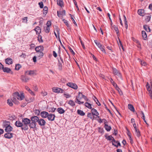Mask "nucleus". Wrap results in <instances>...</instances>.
<instances>
[{
  "instance_id": "nucleus-43",
  "label": "nucleus",
  "mask_w": 152,
  "mask_h": 152,
  "mask_svg": "<svg viewBox=\"0 0 152 152\" xmlns=\"http://www.w3.org/2000/svg\"><path fill=\"white\" fill-rule=\"evenodd\" d=\"M12 102V101L11 99H8L7 101V103L9 106H12L13 104Z\"/></svg>"
},
{
  "instance_id": "nucleus-16",
  "label": "nucleus",
  "mask_w": 152,
  "mask_h": 152,
  "mask_svg": "<svg viewBox=\"0 0 152 152\" xmlns=\"http://www.w3.org/2000/svg\"><path fill=\"white\" fill-rule=\"evenodd\" d=\"M21 79L23 82H27L29 80V78L27 77L22 75L21 77Z\"/></svg>"
},
{
  "instance_id": "nucleus-44",
  "label": "nucleus",
  "mask_w": 152,
  "mask_h": 152,
  "mask_svg": "<svg viewBox=\"0 0 152 152\" xmlns=\"http://www.w3.org/2000/svg\"><path fill=\"white\" fill-rule=\"evenodd\" d=\"M138 60L140 61V62L142 66H145L146 65V63L144 61H142V60H140V59H138Z\"/></svg>"
},
{
  "instance_id": "nucleus-1",
  "label": "nucleus",
  "mask_w": 152,
  "mask_h": 152,
  "mask_svg": "<svg viewBox=\"0 0 152 152\" xmlns=\"http://www.w3.org/2000/svg\"><path fill=\"white\" fill-rule=\"evenodd\" d=\"M108 140H111L112 145L117 148H118V146H121V145L119 142L118 141H116L115 140L114 138L111 135L107 136V134H105L104 136Z\"/></svg>"
},
{
  "instance_id": "nucleus-28",
  "label": "nucleus",
  "mask_w": 152,
  "mask_h": 152,
  "mask_svg": "<svg viewBox=\"0 0 152 152\" xmlns=\"http://www.w3.org/2000/svg\"><path fill=\"white\" fill-rule=\"evenodd\" d=\"M68 104L72 107H74L75 106V102L72 100H70L68 102Z\"/></svg>"
},
{
  "instance_id": "nucleus-34",
  "label": "nucleus",
  "mask_w": 152,
  "mask_h": 152,
  "mask_svg": "<svg viewBox=\"0 0 152 152\" xmlns=\"http://www.w3.org/2000/svg\"><path fill=\"white\" fill-rule=\"evenodd\" d=\"M128 107L129 110L131 111L134 112V109L133 106L131 104H129L128 105Z\"/></svg>"
},
{
  "instance_id": "nucleus-7",
  "label": "nucleus",
  "mask_w": 152,
  "mask_h": 152,
  "mask_svg": "<svg viewBox=\"0 0 152 152\" xmlns=\"http://www.w3.org/2000/svg\"><path fill=\"white\" fill-rule=\"evenodd\" d=\"M66 85L75 89H77L78 88L77 85L76 84L68 82L67 83Z\"/></svg>"
},
{
  "instance_id": "nucleus-46",
  "label": "nucleus",
  "mask_w": 152,
  "mask_h": 152,
  "mask_svg": "<svg viewBox=\"0 0 152 152\" xmlns=\"http://www.w3.org/2000/svg\"><path fill=\"white\" fill-rule=\"evenodd\" d=\"M37 53V56L38 57L40 58H42L44 54L42 52H38Z\"/></svg>"
},
{
  "instance_id": "nucleus-21",
  "label": "nucleus",
  "mask_w": 152,
  "mask_h": 152,
  "mask_svg": "<svg viewBox=\"0 0 152 152\" xmlns=\"http://www.w3.org/2000/svg\"><path fill=\"white\" fill-rule=\"evenodd\" d=\"M57 15L58 17H60L61 15H66V12L64 10H63L62 11L59 12L58 11H57Z\"/></svg>"
},
{
  "instance_id": "nucleus-57",
  "label": "nucleus",
  "mask_w": 152,
  "mask_h": 152,
  "mask_svg": "<svg viewBox=\"0 0 152 152\" xmlns=\"http://www.w3.org/2000/svg\"><path fill=\"white\" fill-rule=\"evenodd\" d=\"M47 26L50 27L51 25V22L49 21H48L46 23Z\"/></svg>"
},
{
  "instance_id": "nucleus-54",
  "label": "nucleus",
  "mask_w": 152,
  "mask_h": 152,
  "mask_svg": "<svg viewBox=\"0 0 152 152\" xmlns=\"http://www.w3.org/2000/svg\"><path fill=\"white\" fill-rule=\"evenodd\" d=\"M82 98H84L86 101H88V99L87 98V97L83 95L82 94Z\"/></svg>"
},
{
  "instance_id": "nucleus-64",
  "label": "nucleus",
  "mask_w": 152,
  "mask_h": 152,
  "mask_svg": "<svg viewBox=\"0 0 152 152\" xmlns=\"http://www.w3.org/2000/svg\"><path fill=\"white\" fill-rule=\"evenodd\" d=\"M148 8L151 10H152V3H151L149 5Z\"/></svg>"
},
{
  "instance_id": "nucleus-59",
  "label": "nucleus",
  "mask_w": 152,
  "mask_h": 152,
  "mask_svg": "<svg viewBox=\"0 0 152 152\" xmlns=\"http://www.w3.org/2000/svg\"><path fill=\"white\" fill-rule=\"evenodd\" d=\"M74 2L75 4V5L77 9V10L78 11H79V8H78V6H77V3H76V1L75 0H74Z\"/></svg>"
},
{
  "instance_id": "nucleus-41",
  "label": "nucleus",
  "mask_w": 152,
  "mask_h": 152,
  "mask_svg": "<svg viewBox=\"0 0 152 152\" xmlns=\"http://www.w3.org/2000/svg\"><path fill=\"white\" fill-rule=\"evenodd\" d=\"M133 126L134 128V129L136 131V132H137V133H140V132L139 131L138 129H137V125L135 124V123H133Z\"/></svg>"
},
{
  "instance_id": "nucleus-8",
  "label": "nucleus",
  "mask_w": 152,
  "mask_h": 152,
  "mask_svg": "<svg viewBox=\"0 0 152 152\" xmlns=\"http://www.w3.org/2000/svg\"><path fill=\"white\" fill-rule=\"evenodd\" d=\"M52 90L53 92L57 93H63L64 91L63 90L58 88H53Z\"/></svg>"
},
{
  "instance_id": "nucleus-20",
  "label": "nucleus",
  "mask_w": 152,
  "mask_h": 152,
  "mask_svg": "<svg viewBox=\"0 0 152 152\" xmlns=\"http://www.w3.org/2000/svg\"><path fill=\"white\" fill-rule=\"evenodd\" d=\"M17 99V98L15 97V96H14L13 94V97L12 98L11 100L12 102H14L15 104H18V101Z\"/></svg>"
},
{
  "instance_id": "nucleus-19",
  "label": "nucleus",
  "mask_w": 152,
  "mask_h": 152,
  "mask_svg": "<svg viewBox=\"0 0 152 152\" xmlns=\"http://www.w3.org/2000/svg\"><path fill=\"white\" fill-rule=\"evenodd\" d=\"M23 124V123L19 120L16 121L15 123V125L18 127H21Z\"/></svg>"
},
{
  "instance_id": "nucleus-24",
  "label": "nucleus",
  "mask_w": 152,
  "mask_h": 152,
  "mask_svg": "<svg viewBox=\"0 0 152 152\" xmlns=\"http://www.w3.org/2000/svg\"><path fill=\"white\" fill-rule=\"evenodd\" d=\"M2 69L4 72H6L7 73H10V72H11V70L8 67H4L3 66V68H2Z\"/></svg>"
},
{
  "instance_id": "nucleus-58",
  "label": "nucleus",
  "mask_w": 152,
  "mask_h": 152,
  "mask_svg": "<svg viewBox=\"0 0 152 152\" xmlns=\"http://www.w3.org/2000/svg\"><path fill=\"white\" fill-rule=\"evenodd\" d=\"M151 15H149L147 16V18H146V20L147 21L149 22L151 19Z\"/></svg>"
},
{
  "instance_id": "nucleus-38",
  "label": "nucleus",
  "mask_w": 152,
  "mask_h": 152,
  "mask_svg": "<svg viewBox=\"0 0 152 152\" xmlns=\"http://www.w3.org/2000/svg\"><path fill=\"white\" fill-rule=\"evenodd\" d=\"M85 105L86 107L89 109H92L91 104L87 102H86L85 103Z\"/></svg>"
},
{
  "instance_id": "nucleus-51",
  "label": "nucleus",
  "mask_w": 152,
  "mask_h": 152,
  "mask_svg": "<svg viewBox=\"0 0 152 152\" xmlns=\"http://www.w3.org/2000/svg\"><path fill=\"white\" fill-rule=\"evenodd\" d=\"M21 66L19 64H17L16 65L15 67V69L16 70H18L20 69V68L21 67Z\"/></svg>"
},
{
  "instance_id": "nucleus-27",
  "label": "nucleus",
  "mask_w": 152,
  "mask_h": 152,
  "mask_svg": "<svg viewBox=\"0 0 152 152\" xmlns=\"http://www.w3.org/2000/svg\"><path fill=\"white\" fill-rule=\"evenodd\" d=\"M13 134H5L4 137L10 139L13 137Z\"/></svg>"
},
{
  "instance_id": "nucleus-22",
  "label": "nucleus",
  "mask_w": 152,
  "mask_h": 152,
  "mask_svg": "<svg viewBox=\"0 0 152 152\" xmlns=\"http://www.w3.org/2000/svg\"><path fill=\"white\" fill-rule=\"evenodd\" d=\"M57 111L60 114L64 113L65 111L61 107H58L57 109Z\"/></svg>"
},
{
  "instance_id": "nucleus-29",
  "label": "nucleus",
  "mask_w": 152,
  "mask_h": 152,
  "mask_svg": "<svg viewBox=\"0 0 152 152\" xmlns=\"http://www.w3.org/2000/svg\"><path fill=\"white\" fill-rule=\"evenodd\" d=\"M142 37L144 39H146L147 36L145 32L144 31H142Z\"/></svg>"
},
{
  "instance_id": "nucleus-48",
  "label": "nucleus",
  "mask_w": 152,
  "mask_h": 152,
  "mask_svg": "<svg viewBox=\"0 0 152 152\" xmlns=\"http://www.w3.org/2000/svg\"><path fill=\"white\" fill-rule=\"evenodd\" d=\"M63 21H64V23L66 26L68 28L70 27V26L69 24L68 23V21L65 19H63Z\"/></svg>"
},
{
  "instance_id": "nucleus-6",
  "label": "nucleus",
  "mask_w": 152,
  "mask_h": 152,
  "mask_svg": "<svg viewBox=\"0 0 152 152\" xmlns=\"http://www.w3.org/2000/svg\"><path fill=\"white\" fill-rule=\"evenodd\" d=\"M113 74L118 76V77L121 78V75L119 71L115 68L113 69Z\"/></svg>"
},
{
  "instance_id": "nucleus-5",
  "label": "nucleus",
  "mask_w": 152,
  "mask_h": 152,
  "mask_svg": "<svg viewBox=\"0 0 152 152\" xmlns=\"http://www.w3.org/2000/svg\"><path fill=\"white\" fill-rule=\"evenodd\" d=\"M149 85L148 83H147L146 86L148 91L149 92L150 98L152 99V84L151 83V86Z\"/></svg>"
},
{
  "instance_id": "nucleus-2",
  "label": "nucleus",
  "mask_w": 152,
  "mask_h": 152,
  "mask_svg": "<svg viewBox=\"0 0 152 152\" xmlns=\"http://www.w3.org/2000/svg\"><path fill=\"white\" fill-rule=\"evenodd\" d=\"M3 126L5 128L4 130L7 132H9L12 131V127L10 125V123L9 121H4L3 122Z\"/></svg>"
},
{
  "instance_id": "nucleus-25",
  "label": "nucleus",
  "mask_w": 152,
  "mask_h": 152,
  "mask_svg": "<svg viewBox=\"0 0 152 152\" xmlns=\"http://www.w3.org/2000/svg\"><path fill=\"white\" fill-rule=\"evenodd\" d=\"M29 124V126L31 128H36V126L37 124V123L31 122V123L30 122Z\"/></svg>"
},
{
  "instance_id": "nucleus-13",
  "label": "nucleus",
  "mask_w": 152,
  "mask_h": 152,
  "mask_svg": "<svg viewBox=\"0 0 152 152\" xmlns=\"http://www.w3.org/2000/svg\"><path fill=\"white\" fill-rule=\"evenodd\" d=\"M22 121L24 124L28 125L30 123L31 120L28 118H24L22 119Z\"/></svg>"
},
{
  "instance_id": "nucleus-30",
  "label": "nucleus",
  "mask_w": 152,
  "mask_h": 152,
  "mask_svg": "<svg viewBox=\"0 0 152 152\" xmlns=\"http://www.w3.org/2000/svg\"><path fill=\"white\" fill-rule=\"evenodd\" d=\"M36 31L37 34H39L41 32V28L39 26H37L34 29Z\"/></svg>"
},
{
  "instance_id": "nucleus-4",
  "label": "nucleus",
  "mask_w": 152,
  "mask_h": 152,
  "mask_svg": "<svg viewBox=\"0 0 152 152\" xmlns=\"http://www.w3.org/2000/svg\"><path fill=\"white\" fill-rule=\"evenodd\" d=\"M13 95L17 98V99L19 100H22L24 97L23 93H20V94L18 92H15L14 93Z\"/></svg>"
},
{
  "instance_id": "nucleus-18",
  "label": "nucleus",
  "mask_w": 152,
  "mask_h": 152,
  "mask_svg": "<svg viewBox=\"0 0 152 152\" xmlns=\"http://www.w3.org/2000/svg\"><path fill=\"white\" fill-rule=\"evenodd\" d=\"M92 113L93 115L98 116L99 115V113L97 111V110L94 108H92L91 109Z\"/></svg>"
},
{
  "instance_id": "nucleus-49",
  "label": "nucleus",
  "mask_w": 152,
  "mask_h": 152,
  "mask_svg": "<svg viewBox=\"0 0 152 152\" xmlns=\"http://www.w3.org/2000/svg\"><path fill=\"white\" fill-rule=\"evenodd\" d=\"M38 40L39 42H42L43 41L42 39V37L41 36L39 35L38 37Z\"/></svg>"
},
{
  "instance_id": "nucleus-40",
  "label": "nucleus",
  "mask_w": 152,
  "mask_h": 152,
  "mask_svg": "<svg viewBox=\"0 0 152 152\" xmlns=\"http://www.w3.org/2000/svg\"><path fill=\"white\" fill-rule=\"evenodd\" d=\"M55 29H56V31L57 33V34L58 36V39H60V37H59L60 29L57 26H56Z\"/></svg>"
},
{
  "instance_id": "nucleus-39",
  "label": "nucleus",
  "mask_w": 152,
  "mask_h": 152,
  "mask_svg": "<svg viewBox=\"0 0 152 152\" xmlns=\"http://www.w3.org/2000/svg\"><path fill=\"white\" fill-rule=\"evenodd\" d=\"M112 28H114L117 34L119 33V31L117 26L113 25L112 26Z\"/></svg>"
},
{
  "instance_id": "nucleus-12",
  "label": "nucleus",
  "mask_w": 152,
  "mask_h": 152,
  "mask_svg": "<svg viewBox=\"0 0 152 152\" xmlns=\"http://www.w3.org/2000/svg\"><path fill=\"white\" fill-rule=\"evenodd\" d=\"M40 115L43 118H48V113L46 111H42L40 113Z\"/></svg>"
},
{
  "instance_id": "nucleus-11",
  "label": "nucleus",
  "mask_w": 152,
  "mask_h": 152,
  "mask_svg": "<svg viewBox=\"0 0 152 152\" xmlns=\"http://www.w3.org/2000/svg\"><path fill=\"white\" fill-rule=\"evenodd\" d=\"M35 50L37 52H42L44 50V48L42 46H39L35 48Z\"/></svg>"
},
{
  "instance_id": "nucleus-50",
  "label": "nucleus",
  "mask_w": 152,
  "mask_h": 152,
  "mask_svg": "<svg viewBox=\"0 0 152 152\" xmlns=\"http://www.w3.org/2000/svg\"><path fill=\"white\" fill-rule=\"evenodd\" d=\"M69 15H70V16L71 17V19H72V21H73V23L75 24V25H76V26H77V24L75 22V20H74V19L72 17V15L71 14H70Z\"/></svg>"
},
{
  "instance_id": "nucleus-23",
  "label": "nucleus",
  "mask_w": 152,
  "mask_h": 152,
  "mask_svg": "<svg viewBox=\"0 0 152 152\" xmlns=\"http://www.w3.org/2000/svg\"><path fill=\"white\" fill-rule=\"evenodd\" d=\"M12 58H8L5 60V62L6 64H11L12 63Z\"/></svg>"
},
{
  "instance_id": "nucleus-60",
  "label": "nucleus",
  "mask_w": 152,
  "mask_h": 152,
  "mask_svg": "<svg viewBox=\"0 0 152 152\" xmlns=\"http://www.w3.org/2000/svg\"><path fill=\"white\" fill-rule=\"evenodd\" d=\"M28 92L31 95H33V96L35 95V94H34V93L31 89L29 90V91Z\"/></svg>"
},
{
  "instance_id": "nucleus-56",
  "label": "nucleus",
  "mask_w": 152,
  "mask_h": 152,
  "mask_svg": "<svg viewBox=\"0 0 152 152\" xmlns=\"http://www.w3.org/2000/svg\"><path fill=\"white\" fill-rule=\"evenodd\" d=\"M80 43H81V44L82 45V46L83 48L84 49H86V48L85 47L84 45V43H83V42H82V40L80 38Z\"/></svg>"
},
{
  "instance_id": "nucleus-26",
  "label": "nucleus",
  "mask_w": 152,
  "mask_h": 152,
  "mask_svg": "<svg viewBox=\"0 0 152 152\" xmlns=\"http://www.w3.org/2000/svg\"><path fill=\"white\" fill-rule=\"evenodd\" d=\"M144 11L142 9H139L137 11L138 14L140 16H143Z\"/></svg>"
},
{
  "instance_id": "nucleus-17",
  "label": "nucleus",
  "mask_w": 152,
  "mask_h": 152,
  "mask_svg": "<svg viewBox=\"0 0 152 152\" xmlns=\"http://www.w3.org/2000/svg\"><path fill=\"white\" fill-rule=\"evenodd\" d=\"M25 74L30 75H36L35 72L34 71L32 70L26 71L25 72Z\"/></svg>"
},
{
  "instance_id": "nucleus-36",
  "label": "nucleus",
  "mask_w": 152,
  "mask_h": 152,
  "mask_svg": "<svg viewBox=\"0 0 152 152\" xmlns=\"http://www.w3.org/2000/svg\"><path fill=\"white\" fill-rule=\"evenodd\" d=\"M21 128L22 130H27L28 128V125L23 124V126H22Z\"/></svg>"
},
{
  "instance_id": "nucleus-55",
  "label": "nucleus",
  "mask_w": 152,
  "mask_h": 152,
  "mask_svg": "<svg viewBox=\"0 0 152 152\" xmlns=\"http://www.w3.org/2000/svg\"><path fill=\"white\" fill-rule=\"evenodd\" d=\"M95 99H96V100L95 99H94V100L96 102V104L98 105V106H100L101 104L99 103V101H98L97 99L96 98H95Z\"/></svg>"
},
{
  "instance_id": "nucleus-37",
  "label": "nucleus",
  "mask_w": 152,
  "mask_h": 152,
  "mask_svg": "<svg viewBox=\"0 0 152 152\" xmlns=\"http://www.w3.org/2000/svg\"><path fill=\"white\" fill-rule=\"evenodd\" d=\"M106 122H105L104 123L105 124L104 127L105 128V129L107 131H109L111 129V127L110 126H109L107 125L106 123Z\"/></svg>"
},
{
  "instance_id": "nucleus-62",
  "label": "nucleus",
  "mask_w": 152,
  "mask_h": 152,
  "mask_svg": "<svg viewBox=\"0 0 152 152\" xmlns=\"http://www.w3.org/2000/svg\"><path fill=\"white\" fill-rule=\"evenodd\" d=\"M56 109V108L54 107H52L51 108V110L50 111H51L52 113H54Z\"/></svg>"
},
{
  "instance_id": "nucleus-47",
  "label": "nucleus",
  "mask_w": 152,
  "mask_h": 152,
  "mask_svg": "<svg viewBox=\"0 0 152 152\" xmlns=\"http://www.w3.org/2000/svg\"><path fill=\"white\" fill-rule=\"evenodd\" d=\"M44 30L45 32L48 33L49 32L50 30V27L48 26L44 27Z\"/></svg>"
},
{
  "instance_id": "nucleus-32",
  "label": "nucleus",
  "mask_w": 152,
  "mask_h": 152,
  "mask_svg": "<svg viewBox=\"0 0 152 152\" xmlns=\"http://www.w3.org/2000/svg\"><path fill=\"white\" fill-rule=\"evenodd\" d=\"M143 28L147 32H149L150 31V29L149 26L146 25L143 26Z\"/></svg>"
},
{
  "instance_id": "nucleus-31",
  "label": "nucleus",
  "mask_w": 152,
  "mask_h": 152,
  "mask_svg": "<svg viewBox=\"0 0 152 152\" xmlns=\"http://www.w3.org/2000/svg\"><path fill=\"white\" fill-rule=\"evenodd\" d=\"M124 22L125 26L126 29L128 28L127 21L125 15H124Z\"/></svg>"
},
{
  "instance_id": "nucleus-35",
  "label": "nucleus",
  "mask_w": 152,
  "mask_h": 152,
  "mask_svg": "<svg viewBox=\"0 0 152 152\" xmlns=\"http://www.w3.org/2000/svg\"><path fill=\"white\" fill-rule=\"evenodd\" d=\"M77 113L78 114L81 116H83L85 115V113L81 110H77Z\"/></svg>"
},
{
  "instance_id": "nucleus-3",
  "label": "nucleus",
  "mask_w": 152,
  "mask_h": 152,
  "mask_svg": "<svg viewBox=\"0 0 152 152\" xmlns=\"http://www.w3.org/2000/svg\"><path fill=\"white\" fill-rule=\"evenodd\" d=\"M82 93L79 92L78 93V95L76 96V98L75 99V102L76 103H78L79 104H83L84 103L83 102H81L80 100L82 98Z\"/></svg>"
},
{
  "instance_id": "nucleus-52",
  "label": "nucleus",
  "mask_w": 152,
  "mask_h": 152,
  "mask_svg": "<svg viewBox=\"0 0 152 152\" xmlns=\"http://www.w3.org/2000/svg\"><path fill=\"white\" fill-rule=\"evenodd\" d=\"M58 61L59 62V63H58V65L59 67V68L60 69H61L62 68V63L61 62H60L59 60H58Z\"/></svg>"
},
{
  "instance_id": "nucleus-33",
  "label": "nucleus",
  "mask_w": 152,
  "mask_h": 152,
  "mask_svg": "<svg viewBox=\"0 0 152 152\" xmlns=\"http://www.w3.org/2000/svg\"><path fill=\"white\" fill-rule=\"evenodd\" d=\"M57 4L61 7H62L63 5V0H57Z\"/></svg>"
},
{
  "instance_id": "nucleus-63",
  "label": "nucleus",
  "mask_w": 152,
  "mask_h": 152,
  "mask_svg": "<svg viewBox=\"0 0 152 152\" xmlns=\"http://www.w3.org/2000/svg\"><path fill=\"white\" fill-rule=\"evenodd\" d=\"M35 113L36 115H39L40 111L38 110H36Z\"/></svg>"
},
{
  "instance_id": "nucleus-14",
  "label": "nucleus",
  "mask_w": 152,
  "mask_h": 152,
  "mask_svg": "<svg viewBox=\"0 0 152 152\" xmlns=\"http://www.w3.org/2000/svg\"><path fill=\"white\" fill-rule=\"evenodd\" d=\"M96 45L102 52L104 53H106L104 46L102 45L99 42Z\"/></svg>"
},
{
  "instance_id": "nucleus-45",
  "label": "nucleus",
  "mask_w": 152,
  "mask_h": 152,
  "mask_svg": "<svg viewBox=\"0 0 152 152\" xmlns=\"http://www.w3.org/2000/svg\"><path fill=\"white\" fill-rule=\"evenodd\" d=\"M43 11V13L45 15L48 12V8L46 6H45L44 7Z\"/></svg>"
},
{
  "instance_id": "nucleus-53",
  "label": "nucleus",
  "mask_w": 152,
  "mask_h": 152,
  "mask_svg": "<svg viewBox=\"0 0 152 152\" xmlns=\"http://www.w3.org/2000/svg\"><path fill=\"white\" fill-rule=\"evenodd\" d=\"M38 4L39 5V7L41 8H42L43 7V4L42 2H39Z\"/></svg>"
},
{
  "instance_id": "nucleus-42",
  "label": "nucleus",
  "mask_w": 152,
  "mask_h": 152,
  "mask_svg": "<svg viewBox=\"0 0 152 152\" xmlns=\"http://www.w3.org/2000/svg\"><path fill=\"white\" fill-rule=\"evenodd\" d=\"M92 113H88L87 114V116L88 117L90 118L92 120H93L94 118V116H93Z\"/></svg>"
},
{
  "instance_id": "nucleus-15",
  "label": "nucleus",
  "mask_w": 152,
  "mask_h": 152,
  "mask_svg": "<svg viewBox=\"0 0 152 152\" xmlns=\"http://www.w3.org/2000/svg\"><path fill=\"white\" fill-rule=\"evenodd\" d=\"M39 118L37 116H34L31 118L32 122L36 123L39 120Z\"/></svg>"
},
{
  "instance_id": "nucleus-9",
  "label": "nucleus",
  "mask_w": 152,
  "mask_h": 152,
  "mask_svg": "<svg viewBox=\"0 0 152 152\" xmlns=\"http://www.w3.org/2000/svg\"><path fill=\"white\" fill-rule=\"evenodd\" d=\"M38 123L39 125L41 126H43L45 125L46 122L44 119H39L38 121Z\"/></svg>"
},
{
  "instance_id": "nucleus-10",
  "label": "nucleus",
  "mask_w": 152,
  "mask_h": 152,
  "mask_svg": "<svg viewBox=\"0 0 152 152\" xmlns=\"http://www.w3.org/2000/svg\"><path fill=\"white\" fill-rule=\"evenodd\" d=\"M56 116L55 115L53 114H48V118L49 121H53L54 120Z\"/></svg>"
},
{
  "instance_id": "nucleus-61",
  "label": "nucleus",
  "mask_w": 152,
  "mask_h": 152,
  "mask_svg": "<svg viewBox=\"0 0 152 152\" xmlns=\"http://www.w3.org/2000/svg\"><path fill=\"white\" fill-rule=\"evenodd\" d=\"M118 39H119V44H118V45H120V46L122 47V49H123V47L122 44L121 43V41H120L119 39L118 38Z\"/></svg>"
}]
</instances>
